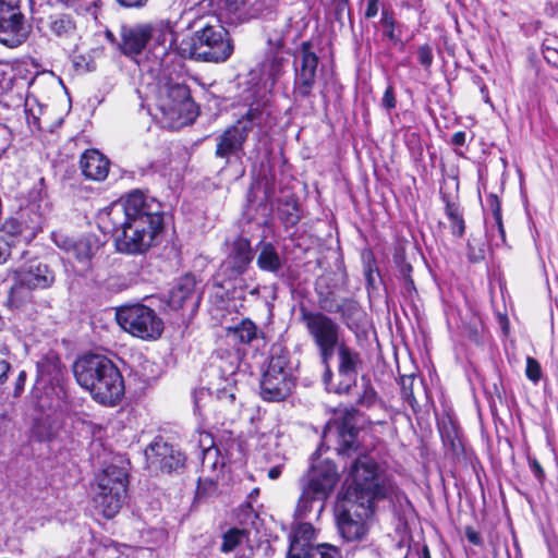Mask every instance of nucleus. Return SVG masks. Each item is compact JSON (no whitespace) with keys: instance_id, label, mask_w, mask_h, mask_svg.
<instances>
[{"instance_id":"24","label":"nucleus","mask_w":558,"mask_h":558,"mask_svg":"<svg viewBox=\"0 0 558 558\" xmlns=\"http://www.w3.org/2000/svg\"><path fill=\"white\" fill-rule=\"evenodd\" d=\"M199 296L195 291V279L193 276L182 277L175 287L170 291L169 305L173 310L196 308Z\"/></svg>"},{"instance_id":"22","label":"nucleus","mask_w":558,"mask_h":558,"mask_svg":"<svg viewBox=\"0 0 558 558\" xmlns=\"http://www.w3.org/2000/svg\"><path fill=\"white\" fill-rule=\"evenodd\" d=\"M263 10L260 0H226L221 16L229 25H239L257 17Z\"/></svg>"},{"instance_id":"29","label":"nucleus","mask_w":558,"mask_h":558,"mask_svg":"<svg viewBox=\"0 0 558 558\" xmlns=\"http://www.w3.org/2000/svg\"><path fill=\"white\" fill-rule=\"evenodd\" d=\"M326 499V497L317 496L316 493L302 485V493L295 508V517L298 519H306L314 510L319 514L324 509V501Z\"/></svg>"},{"instance_id":"55","label":"nucleus","mask_w":558,"mask_h":558,"mask_svg":"<svg viewBox=\"0 0 558 558\" xmlns=\"http://www.w3.org/2000/svg\"><path fill=\"white\" fill-rule=\"evenodd\" d=\"M530 468L535 477H537L539 481L544 477V470L536 459L530 460Z\"/></svg>"},{"instance_id":"39","label":"nucleus","mask_w":558,"mask_h":558,"mask_svg":"<svg viewBox=\"0 0 558 558\" xmlns=\"http://www.w3.org/2000/svg\"><path fill=\"white\" fill-rule=\"evenodd\" d=\"M446 214L448 219L450 220V228L452 234L457 236H462L464 234L465 225L462 214L459 210V207L456 204L448 203L446 205Z\"/></svg>"},{"instance_id":"14","label":"nucleus","mask_w":558,"mask_h":558,"mask_svg":"<svg viewBox=\"0 0 558 558\" xmlns=\"http://www.w3.org/2000/svg\"><path fill=\"white\" fill-rule=\"evenodd\" d=\"M53 243L73 256L80 264L77 274L86 275L92 269V260L101 248L102 243L96 234H86L77 240L69 239L62 234L52 233Z\"/></svg>"},{"instance_id":"64","label":"nucleus","mask_w":558,"mask_h":558,"mask_svg":"<svg viewBox=\"0 0 558 558\" xmlns=\"http://www.w3.org/2000/svg\"><path fill=\"white\" fill-rule=\"evenodd\" d=\"M404 290L409 295L415 292V286L412 278H408L404 280Z\"/></svg>"},{"instance_id":"50","label":"nucleus","mask_w":558,"mask_h":558,"mask_svg":"<svg viewBox=\"0 0 558 558\" xmlns=\"http://www.w3.org/2000/svg\"><path fill=\"white\" fill-rule=\"evenodd\" d=\"M543 56L547 63L558 66V50L549 46L543 47Z\"/></svg>"},{"instance_id":"34","label":"nucleus","mask_w":558,"mask_h":558,"mask_svg":"<svg viewBox=\"0 0 558 558\" xmlns=\"http://www.w3.org/2000/svg\"><path fill=\"white\" fill-rule=\"evenodd\" d=\"M287 59L280 53H265L263 72L274 85L283 74Z\"/></svg>"},{"instance_id":"45","label":"nucleus","mask_w":558,"mask_h":558,"mask_svg":"<svg viewBox=\"0 0 558 558\" xmlns=\"http://www.w3.org/2000/svg\"><path fill=\"white\" fill-rule=\"evenodd\" d=\"M64 4L66 8L73 9L74 11H88L92 7H95L99 0H57Z\"/></svg>"},{"instance_id":"48","label":"nucleus","mask_w":558,"mask_h":558,"mask_svg":"<svg viewBox=\"0 0 558 558\" xmlns=\"http://www.w3.org/2000/svg\"><path fill=\"white\" fill-rule=\"evenodd\" d=\"M381 106L387 110L396 108L397 99L395 96V89L392 85L387 86L381 99Z\"/></svg>"},{"instance_id":"62","label":"nucleus","mask_w":558,"mask_h":558,"mask_svg":"<svg viewBox=\"0 0 558 558\" xmlns=\"http://www.w3.org/2000/svg\"><path fill=\"white\" fill-rule=\"evenodd\" d=\"M282 473V466L281 465H275L268 471V477L270 480H277L280 477Z\"/></svg>"},{"instance_id":"43","label":"nucleus","mask_w":558,"mask_h":558,"mask_svg":"<svg viewBox=\"0 0 558 558\" xmlns=\"http://www.w3.org/2000/svg\"><path fill=\"white\" fill-rule=\"evenodd\" d=\"M441 438L444 445L449 447L453 453H458L462 449V442L453 428L451 430L446 429L441 432Z\"/></svg>"},{"instance_id":"57","label":"nucleus","mask_w":558,"mask_h":558,"mask_svg":"<svg viewBox=\"0 0 558 558\" xmlns=\"http://www.w3.org/2000/svg\"><path fill=\"white\" fill-rule=\"evenodd\" d=\"M292 209H293V211L289 213V214L284 217V223H287V225H291V226H293V225L298 223V222H299V220H300V215H299V213H298V207H296V205H295V204L292 206Z\"/></svg>"},{"instance_id":"63","label":"nucleus","mask_w":558,"mask_h":558,"mask_svg":"<svg viewBox=\"0 0 558 558\" xmlns=\"http://www.w3.org/2000/svg\"><path fill=\"white\" fill-rule=\"evenodd\" d=\"M407 558H430L427 546H424L421 553L410 554Z\"/></svg>"},{"instance_id":"38","label":"nucleus","mask_w":558,"mask_h":558,"mask_svg":"<svg viewBox=\"0 0 558 558\" xmlns=\"http://www.w3.org/2000/svg\"><path fill=\"white\" fill-rule=\"evenodd\" d=\"M21 73L20 66L14 68L9 63L0 62V93L12 90L17 83V75Z\"/></svg>"},{"instance_id":"3","label":"nucleus","mask_w":558,"mask_h":558,"mask_svg":"<svg viewBox=\"0 0 558 558\" xmlns=\"http://www.w3.org/2000/svg\"><path fill=\"white\" fill-rule=\"evenodd\" d=\"M76 383L102 405H116L124 395V381L118 366L102 354H85L73 364Z\"/></svg>"},{"instance_id":"7","label":"nucleus","mask_w":558,"mask_h":558,"mask_svg":"<svg viewBox=\"0 0 558 558\" xmlns=\"http://www.w3.org/2000/svg\"><path fill=\"white\" fill-rule=\"evenodd\" d=\"M128 474L124 469L109 465L96 478L93 488L95 510L106 519H112L120 511L126 496Z\"/></svg>"},{"instance_id":"19","label":"nucleus","mask_w":558,"mask_h":558,"mask_svg":"<svg viewBox=\"0 0 558 558\" xmlns=\"http://www.w3.org/2000/svg\"><path fill=\"white\" fill-rule=\"evenodd\" d=\"M194 106L186 85L180 83H168L160 92L159 107L170 118L182 117L190 112Z\"/></svg>"},{"instance_id":"12","label":"nucleus","mask_w":558,"mask_h":558,"mask_svg":"<svg viewBox=\"0 0 558 558\" xmlns=\"http://www.w3.org/2000/svg\"><path fill=\"white\" fill-rule=\"evenodd\" d=\"M28 36L21 0H0V43L9 48L22 45Z\"/></svg>"},{"instance_id":"32","label":"nucleus","mask_w":558,"mask_h":558,"mask_svg":"<svg viewBox=\"0 0 558 558\" xmlns=\"http://www.w3.org/2000/svg\"><path fill=\"white\" fill-rule=\"evenodd\" d=\"M257 326L248 318L241 320V323L229 327L227 336L240 343H251L257 337Z\"/></svg>"},{"instance_id":"31","label":"nucleus","mask_w":558,"mask_h":558,"mask_svg":"<svg viewBox=\"0 0 558 558\" xmlns=\"http://www.w3.org/2000/svg\"><path fill=\"white\" fill-rule=\"evenodd\" d=\"M288 29L289 26L284 23L265 26L264 36L267 45L265 53H280L283 50Z\"/></svg>"},{"instance_id":"59","label":"nucleus","mask_w":558,"mask_h":558,"mask_svg":"<svg viewBox=\"0 0 558 558\" xmlns=\"http://www.w3.org/2000/svg\"><path fill=\"white\" fill-rule=\"evenodd\" d=\"M121 5L125 8H138L144 5L147 0H117Z\"/></svg>"},{"instance_id":"18","label":"nucleus","mask_w":558,"mask_h":558,"mask_svg":"<svg viewBox=\"0 0 558 558\" xmlns=\"http://www.w3.org/2000/svg\"><path fill=\"white\" fill-rule=\"evenodd\" d=\"M339 478L336 464L331 460H323L313 464L302 485L316 493L317 496L326 497L331 494Z\"/></svg>"},{"instance_id":"60","label":"nucleus","mask_w":558,"mask_h":558,"mask_svg":"<svg viewBox=\"0 0 558 558\" xmlns=\"http://www.w3.org/2000/svg\"><path fill=\"white\" fill-rule=\"evenodd\" d=\"M412 266L409 263L402 262L399 266V272L402 278L405 280L411 278Z\"/></svg>"},{"instance_id":"9","label":"nucleus","mask_w":558,"mask_h":558,"mask_svg":"<svg viewBox=\"0 0 558 558\" xmlns=\"http://www.w3.org/2000/svg\"><path fill=\"white\" fill-rule=\"evenodd\" d=\"M13 283L10 287L9 300L22 303L31 298L36 289H48L56 281V274L50 266L40 260H33L28 266H22L11 271Z\"/></svg>"},{"instance_id":"2","label":"nucleus","mask_w":558,"mask_h":558,"mask_svg":"<svg viewBox=\"0 0 558 558\" xmlns=\"http://www.w3.org/2000/svg\"><path fill=\"white\" fill-rule=\"evenodd\" d=\"M355 409L347 411L342 423L337 427L340 454L352 457L349 475L345 481V498L348 502L363 505V514L374 513L376 500L385 499L393 492V485L379 464L368 454L360 452L355 445L357 428L354 424Z\"/></svg>"},{"instance_id":"47","label":"nucleus","mask_w":558,"mask_h":558,"mask_svg":"<svg viewBox=\"0 0 558 558\" xmlns=\"http://www.w3.org/2000/svg\"><path fill=\"white\" fill-rule=\"evenodd\" d=\"M525 375L533 383H537L541 379V376H542L541 365L535 359H533V357L526 359Z\"/></svg>"},{"instance_id":"26","label":"nucleus","mask_w":558,"mask_h":558,"mask_svg":"<svg viewBox=\"0 0 558 558\" xmlns=\"http://www.w3.org/2000/svg\"><path fill=\"white\" fill-rule=\"evenodd\" d=\"M314 534L315 530L311 523H300L291 535L288 558H302L306 551L315 547L311 543Z\"/></svg>"},{"instance_id":"52","label":"nucleus","mask_w":558,"mask_h":558,"mask_svg":"<svg viewBox=\"0 0 558 558\" xmlns=\"http://www.w3.org/2000/svg\"><path fill=\"white\" fill-rule=\"evenodd\" d=\"M379 11V1L378 0H368L367 7L365 10V17L373 19L378 14Z\"/></svg>"},{"instance_id":"6","label":"nucleus","mask_w":558,"mask_h":558,"mask_svg":"<svg viewBox=\"0 0 558 558\" xmlns=\"http://www.w3.org/2000/svg\"><path fill=\"white\" fill-rule=\"evenodd\" d=\"M270 112L264 106H251L245 114L216 137L215 157L229 165L231 157L241 159L244 144L254 126L263 128Z\"/></svg>"},{"instance_id":"13","label":"nucleus","mask_w":558,"mask_h":558,"mask_svg":"<svg viewBox=\"0 0 558 558\" xmlns=\"http://www.w3.org/2000/svg\"><path fill=\"white\" fill-rule=\"evenodd\" d=\"M335 353L337 354V373L340 381L335 384L331 377L328 381L323 378V383L330 392L349 393L352 387L355 386L359 372L363 366L362 356L360 352L349 347L344 341L337 347Z\"/></svg>"},{"instance_id":"30","label":"nucleus","mask_w":558,"mask_h":558,"mask_svg":"<svg viewBox=\"0 0 558 558\" xmlns=\"http://www.w3.org/2000/svg\"><path fill=\"white\" fill-rule=\"evenodd\" d=\"M332 314H339L344 325L353 330L362 324L365 316L360 304L353 299H343Z\"/></svg>"},{"instance_id":"20","label":"nucleus","mask_w":558,"mask_h":558,"mask_svg":"<svg viewBox=\"0 0 558 558\" xmlns=\"http://www.w3.org/2000/svg\"><path fill=\"white\" fill-rule=\"evenodd\" d=\"M253 257L251 242L247 239L240 238L234 241L232 251L220 269L228 279H235L247 270Z\"/></svg>"},{"instance_id":"49","label":"nucleus","mask_w":558,"mask_h":558,"mask_svg":"<svg viewBox=\"0 0 558 558\" xmlns=\"http://www.w3.org/2000/svg\"><path fill=\"white\" fill-rule=\"evenodd\" d=\"M493 215H494V219H495V222L497 226L498 233H499L501 240L505 241L506 233H505L502 219H501L500 205L498 202H496V206L493 207Z\"/></svg>"},{"instance_id":"42","label":"nucleus","mask_w":558,"mask_h":558,"mask_svg":"<svg viewBox=\"0 0 558 558\" xmlns=\"http://www.w3.org/2000/svg\"><path fill=\"white\" fill-rule=\"evenodd\" d=\"M216 398L220 410H227L229 407H234L235 389L233 387L217 389Z\"/></svg>"},{"instance_id":"23","label":"nucleus","mask_w":558,"mask_h":558,"mask_svg":"<svg viewBox=\"0 0 558 558\" xmlns=\"http://www.w3.org/2000/svg\"><path fill=\"white\" fill-rule=\"evenodd\" d=\"M120 50L128 57H134L147 49L148 43V24H137L133 26H122Z\"/></svg>"},{"instance_id":"53","label":"nucleus","mask_w":558,"mask_h":558,"mask_svg":"<svg viewBox=\"0 0 558 558\" xmlns=\"http://www.w3.org/2000/svg\"><path fill=\"white\" fill-rule=\"evenodd\" d=\"M219 367L223 374L230 376L234 375L235 369L238 368V357L235 355H230L229 366L220 365Z\"/></svg>"},{"instance_id":"17","label":"nucleus","mask_w":558,"mask_h":558,"mask_svg":"<svg viewBox=\"0 0 558 558\" xmlns=\"http://www.w3.org/2000/svg\"><path fill=\"white\" fill-rule=\"evenodd\" d=\"M148 52L159 64H163L166 58L172 52L177 53L175 34L170 22L160 21L148 24Z\"/></svg>"},{"instance_id":"33","label":"nucleus","mask_w":558,"mask_h":558,"mask_svg":"<svg viewBox=\"0 0 558 558\" xmlns=\"http://www.w3.org/2000/svg\"><path fill=\"white\" fill-rule=\"evenodd\" d=\"M197 441L202 453L203 466L216 468L218 449L215 447L213 435L208 432H199Z\"/></svg>"},{"instance_id":"54","label":"nucleus","mask_w":558,"mask_h":558,"mask_svg":"<svg viewBox=\"0 0 558 558\" xmlns=\"http://www.w3.org/2000/svg\"><path fill=\"white\" fill-rule=\"evenodd\" d=\"M10 368V363L5 359L0 357V385L7 381Z\"/></svg>"},{"instance_id":"28","label":"nucleus","mask_w":558,"mask_h":558,"mask_svg":"<svg viewBox=\"0 0 558 558\" xmlns=\"http://www.w3.org/2000/svg\"><path fill=\"white\" fill-rule=\"evenodd\" d=\"M256 265L262 271L277 275L283 267V259L272 243L260 242Z\"/></svg>"},{"instance_id":"11","label":"nucleus","mask_w":558,"mask_h":558,"mask_svg":"<svg viewBox=\"0 0 558 558\" xmlns=\"http://www.w3.org/2000/svg\"><path fill=\"white\" fill-rule=\"evenodd\" d=\"M319 58L312 49L311 41H303L294 59V78L292 95L295 101L313 96L318 77Z\"/></svg>"},{"instance_id":"36","label":"nucleus","mask_w":558,"mask_h":558,"mask_svg":"<svg viewBox=\"0 0 558 558\" xmlns=\"http://www.w3.org/2000/svg\"><path fill=\"white\" fill-rule=\"evenodd\" d=\"M49 27L58 37H69L75 31V23L68 14H56L50 16Z\"/></svg>"},{"instance_id":"1","label":"nucleus","mask_w":558,"mask_h":558,"mask_svg":"<svg viewBox=\"0 0 558 558\" xmlns=\"http://www.w3.org/2000/svg\"><path fill=\"white\" fill-rule=\"evenodd\" d=\"M99 228L110 233L119 253L147 252L163 228L161 204L142 191H133L123 201L111 204L98 215Z\"/></svg>"},{"instance_id":"4","label":"nucleus","mask_w":558,"mask_h":558,"mask_svg":"<svg viewBox=\"0 0 558 558\" xmlns=\"http://www.w3.org/2000/svg\"><path fill=\"white\" fill-rule=\"evenodd\" d=\"M193 34L177 46V54L184 59L204 62H225L233 52L228 31L215 16H202L189 24Z\"/></svg>"},{"instance_id":"44","label":"nucleus","mask_w":558,"mask_h":558,"mask_svg":"<svg viewBox=\"0 0 558 558\" xmlns=\"http://www.w3.org/2000/svg\"><path fill=\"white\" fill-rule=\"evenodd\" d=\"M417 60L425 70L430 69L434 61V54L433 49L428 44L417 47Z\"/></svg>"},{"instance_id":"25","label":"nucleus","mask_w":558,"mask_h":558,"mask_svg":"<svg viewBox=\"0 0 558 558\" xmlns=\"http://www.w3.org/2000/svg\"><path fill=\"white\" fill-rule=\"evenodd\" d=\"M109 160L97 149H87L81 157L83 174L90 180L102 181L109 172Z\"/></svg>"},{"instance_id":"35","label":"nucleus","mask_w":558,"mask_h":558,"mask_svg":"<svg viewBox=\"0 0 558 558\" xmlns=\"http://www.w3.org/2000/svg\"><path fill=\"white\" fill-rule=\"evenodd\" d=\"M380 24L384 26V35L393 44L402 43V27L393 16V12L388 9H383Z\"/></svg>"},{"instance_id":"15","label":"nucleus","mask_w":558,"mask_h":558,"mask_svg":"<svg viewBox=\"0 0 558 558\" xmlns=\"http://www.w3.org/2000/svg\"><path fill=\"white\" fill-rule=\"evenodd\" d=\"M147 468L155 472L171 473L182 468L184 454L162 438H156L146 449Z\"/></svg>"},{"instance_id":"27","label":"nucleus","mask_w":558,"mask_h":558,"mask_svg":"<svg viewBox=\"0 0 558 558\" xmlns=\"http://www.w3.org/2000/svg\"><path fill=\"white\" fill-rule=\"evenodd\" d=\"M331 282L332 278L329 275L318 277L315 282L318 307L327 315L332 314L340 304L336 299L335 286Z\"/></svg>"},{"instance_id":"51","label":"nucleus","mask_w":558,"mask_h":558,"mask_svg":"<svg viewBox=\"0 0 558 558\" xmlns=\"http://www.w3.org/2000/svg\"><path fill=\"white\" fill-rule=\"evenodd\" d=\"M26 378H27V374L25 371H21L15 379V383H14V391H13V396L15 398L20 397L23 391H24V387H25V383H26Z\"/></svg>"},{"instance_id":"58","label":"nucleus","mask_w":558,"mask_h":558,"mask_svg":"<svg viewBox=\"0 0 558 558\" xmlns=\"http://www.w3.org/2000/svg\"><path fill=\"white\" fill-rule=\"evenodd\" d=\"M465 536L468 541L474 545H480L482 542L480 534L473 529H466Z\"/></svg>"},{"instance_id":"46","label":"nucleus","mask_w":558,"mask_h":558,"mask_svg":"<svg viewBox=\"0 0 558 558\" xmlns=\"http://www.w3.org/2000/svg\"><path fill=\"white\" fill-rule=\"evenodd\" d=\"M376 400H377L376 391L369 384H366L364 386L363 392L359 397L356 403L362 407L369 408L375 404Z\"/></svg>"},{"instance_id":"41","label":"nucleus","mask_w":558,"mask_h":558,"mask_svg":"<svg viewBox=\"0 0 558 558\" xmlns=\"http://www.w3.org/2000/svg\"><path fill=\"white\" fill-rule=\"evenodd\" d=\"M414 379V375H404L400 379L402 398L410 404L413 410H415V408L418 405L413 392Z\"/></svg>"},{"instance_id":"8","label":"nucleus","mask_w":558,"mask_h":558,"mask_svg":"<svg viewBox=\"0 0 558 558\" xmlns=\"http://www.w3.org/2000/svg\"><path fill=\"white\" fill-rule=\"evenodd\" d=\"M118 324L130 335L142 340H157L163 331L158 314L144 304L125 305L117 312Z\"/></svg>"},{"instance_id":"21","label":"nucleus","mask_w":558,"mask_h":558,"mask_svg":"<svg viewBox=\"0 0 558 558\" xmlns=\"http://www.w3.org/2000/svg\"><path fill=\"white\" fill-rule=\"evenodd\" d=\"M23 226L16 220H9L0 228V265L8 262L15 251H20V258H24L27 244L22 234Z\"/></svg>"},{"instance_id":"37","label":"nucleus","mask_w":558,"mask_h":558,"mask_svg":"<svg viewBox=\"0 0 558 558\" xmlns=\"http://www.w3.org/2000/svg\"><path fill=\"white\" fill-rule=\"evenodd\" d=\"M246 539L247 532L245 529H230L222 535L220 550L222 553H231Z\"/></svg>"},{"instance_id":"40","label":"nucleus","mask_w":558,"mask_h":558,"mask_svg":"<svg viewBox=\"0 0 558 558\" xmlns=\"http://www.w3.org/2000/svg\"><path fill=\"white\" fill-rule=\"evenodd\" d=\"M302 558H341V553L338 547L323 543L306 551Z\"/></svg>"},{"instance_id":"16","label":"nucleus","mask_w":558,"mask_h":558,"mask_svg":"<svg viewBox=\"0 0 558 558\" xmlns=\"http://www.w3.org/2000/svg\"><path fill=\"white\" fill-rule=\"evenodd\" d=\"M373 513L363 514V505L349 502V506L337 514L339 534L347 542L363 541L368 532L367 519Z\"/></svg>"},{"instance_id":"61","label":"nucleus","mask_w":558,"mask_h":558,"mask_svg":"<svg viewBox=\"0 0 558 558\" xmlns=\"http://www.w3.org/2000/svg\"><path fill=\"white\" fill-rule=\"evenodd\" d=\"M465 133L462 131L456 132L452 135L451 143L457 146H462L465 143Z\"/></svg>"},{"instance_id":"56","label":"nucleus","mask_w":558,"mask_h":558,"mask_svg":"<svg viewBox=\"0 0 558 558\" xmlns=\"http://www.w3.org/2000/svg\"><path fill=\"white\" fill-rule=\"evenodd\" d=\"M241 511L245 514V519L241 520V523H247L248 521L253 523V520L257 518V514L254 512L251 505H245Z\"/></svg>"},{"instance_id":"5","label":"nucleus","mask_w":558,"mask_h":558,"mask_svg":"<svg viewBox=\"0 0 558 558\" xmlns=\"http://www.w3.org/2000/svg\"><path fill=\"white\" fill-rule=\"evenodd\" d=\"M299 313L300 322L304 325L325 366L324 379L328 381L333 377L330 361L337 347L343 342L341 326L329 315L312 311L303 304L300 305Z\"/></svg>"},{"instance_id":"10","label":"nucleus","mask_w":558,"mask_h":558,"mask_svg":"<svg viewBox=\"0 0 558 558\" xmlns=\"http://www.w3.org/2000/svg\"><path fill=\"white\" fill-rule=\"evenodd\" d=\"M294 377L284 353L271 355L260 379V396L265 401L279 402L290 396Z\"/></svg>"}]
</instances>
